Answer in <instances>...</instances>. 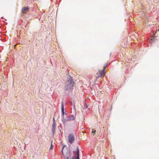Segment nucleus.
Masks as SVG:
<instances>
[{
    "label": "nucleus",
    "instance_id": "nucleus-4",
    "mask_svg": "<svg viewBox=\"0 0 159 159\" xmlns=\"http://www.w3.org/2000/svg\"><path fill=\"white\" fill-rule=\"evenodd\" d=\"M29 9L28 7H24L22 8L21 13L23 14L27 13Z\"/></svg>",
    "mask_w": 159,
    "mask_h": 159
},
{
    "label": "nucleus",
    "instance_id": "nucleus-10",
    "mask_svg": "<svg viewBox=\"0 0 159 159\" xmlns=\"http://www.w3.org/2000/svg\"><path fill=\"white\" fill-rule=\"evenodd\" d=\"M53 146L52 144V141L51 144L50 146V148L49 149L52 150L53 148Z\"/></svg>",
    "mask_w": 159,
    "mask_h": 159
},
{
    "label": "nucleus",
    "instance_id": "nucleus-9",
    "mask_svg": "<svg viewBox=\"0 0 159 159\" xmlns=\"http://www.w3.org/2000/svg\"><path fill=\"white\" fill-rule=\"evenodd\" d=\"M61 111L62 114L63 115L64 114V105L63 103H61Z\"/></svg>",
    "mask_w": 159,
    "mask_h": 159
},
{
    "label": "nucleus",
    "instance_id": "nucleus-8",
    "mask_svg": "<svg viewBox=\"0 0 159 159\" xmlns=\"http://www.w3.org/2000/svg\"><path fill=\"white\" fill-rule=\"evenodd\" d=\"M74 119H75L74 116L73 115H72L70 116H69V119H68V120H74Z\"/></svg>",
    "mask_w": 159,
    "mask_h": 159
},
{
    "label": "nucleus",
    "instance_id": "nucleus-6",
    "mask_svg": "<svg viewBox=\"0 0 159 159\" xmlns=\"http://www.w3.org/2000/svg\"><path fill=\"white\" fill-rule=\"evenodd\" d=\"M53 122L52 124V130L53 132H54L55 131V128L56 127V123L55 120L54 118L53 119Z\"/></svg>",
    "mask_w": 159,
    "mask_h": 159
},
{
    "label": "nucleus",
    "instance_id": "nucleus-14",
    "mask_svg": "<svg viewBox=\"0 0 159 159\" xmlns=\"http://www.w3.org/2000/svg\"><path fill=\"white\" fill-rule=\"evenodd\" d=\"M62 154H63V155H64L63 153V152L62 151Z\"/></svg>",
    "mask_w": 159,
    "mask_h": 159
},
{
    "label": "nucleus",
    "instance_id": "nucleus-7",
    "mask_svg": "<svg viewBox=\"0 0 159 159\" xmlns=\"http://www.w3.org/2000/svg\"><path fill=\"white\" fill-rule=\"evenodd\" d=\"M66 158V159H68L69 158H71V154L69 151L67 152L66 153V155L65 156Z\"/></svg>",
    "mask_w": 159,
    "mask_h": 159
},
{
    "label": "nucleus",
    "instance_id": "nucleus-11",
    "mask_svg": "<svg viewBox=\"0 0 159 159\" xmlns=\"http://www.w3.org/2000/svg\"><path fill=\"white\" fill-rule=\"evenodd\" d=\"M66 85H65V88L66 89V87H69V83H66Z\"/></svg>",
    "mask_w": 159,
    "mask_h": 159
},
{
    "label": "nucleus",
    "instance_id": "nucleus-1",
    "mask_svg": "<svg viewBox=\"0 0 159 159\" xmlns=\"http://www.w3.org/2000/svg\"><path fill=\"white\" fill-rule=\"evenodd\" d=\"M66 83H69V87H66V89H70L73 87L74 84L72 78L70 77L68 79Z\"/></svg>",
    "mask_w": 159,
    "mask_h": 159
},
{
    "label": "nucleus",
    "instance_id": "nucleus-12",
    "mask_svg": "<svg viewBox=\"0 0 159 159\" xmlns=\"http://www.w3.org/2000/svg\"><path fill=\"white\" fill-rule=\"evenodd\" d=\"M93 129L92 130V133L93 134V135H94L96 133V130H94V131H93Z\"/></svg>",
    "mask_w": 159,
    "mask_h": 159
},
{
    "label": "nucleus",
    "instance_id": "nucleus-13",
    "mask_svg": "<svg viewBox=\"0 0 159 159\" xmlns=\"http://www.w3.org/2000/svg\"><path fill=\"white\" fill-rule=\"evenodd\" d=\"M107 64H105L104 66V67L106 68L107 67Z\"/></svg>",
    "mask_w": 159,
    "mask_h": 159
},
{
    "label": "nucleus",
    "instance_id": "nucleus-5",
    "mask_svg": "<svg viewBox=\"0 0 159 159\" xmlns=\"http://www.w3.org/2000/svg\"><path fill=\"white\" fill-rule=\"evenodd\" d=\"M99 77H101L102 76L104 77L105 74V69H103L102 70H100L99 71ZM99 76H98V78L99 77Z\"/></svg>",
    "mask_w": 159,
    "mask_h": 159
},
{
    "label": "nucleus",
    "instance_id": "nucleus-3",
    "mask_svg": "<svg viewBox=\"0 0 159 159\" xmlns=\"http://www.w3.org/2000/svg\"><path fill=\"white\" fill-rule=\"evenodd\" d=\"M75 138L73 135L72 134H70L68 136V141L70 143H72L74 141Z\"/></svg>",
    "mask_w": 159,
    "mask_h": 159
},
{
    "label": "nucleus",
    "instance_id": "nucleus-2",
    "mask_svg": "<svg viewBox=\"0 0 159 159\" xmlns=\"http://www.w3.org/2000/svg\"><path fill=\"white\" fill-rule=\"evenodd\" d=\"M74 156L72 157V159H79V151L78 147H77L76 151L74 153Z\"/></svg>",
    "mask_w": 159,
    "mask_h": 159
}]
</instances>
